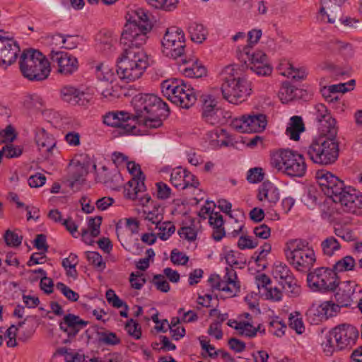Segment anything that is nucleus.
I'll list each match as a JSON object with an SVG mask.
<instances>
[{
	"instance_id": "nucleus-1",
	"label": "nucleus",
	"mask_w": 362,
	"mask_h": 362,
	"mask_svg": "<svg viewBox=\"0 0 362 362\" xmlns=\"http://www.w3.org/2000/svg\"><path fill=\"white\" fill-rule=\"evenodd\" d=\"M151 28L145 13L124 25L120 38L123 51L117 59L116 70L122 81L129 83L140 78L149 66L148 57L141 47L146 43Z\"/></svg>"
},
{
	"instance_id": "nucleus-2",
	"label": "nucleus",
	"mask_w": 362,
	"mask_h": 362,
	"mask_svg": "<svg viewBox=\"0 0 362 362\" xmlns=\"http://www.w3.org/2000/svg\"><path fill=\"white\" fill-rule=\"evenodd\" d=\"M316 178L322 191L334 202L340 203L346 212L356 214L358 209H362V195L354 187L346 186L344 181L332 173L317 171Z\"/></svg>"
},
{
	"instance_id": "nucleus-3",
	"label": "nucleus",
	"mask_w": 362,
	"mask_h": 362,
	"mask_svg": "<svg viewBox=\"0 0 362 362\" xmlns=\"http://www.w3.org/2000/svg\"><path fill=\"white\" fill-rule=\"evenodd\" d=\"M237 75L233 65L226 66L221 73L223 81L221 88L222 95L226 100L233 104L245 101L252 91L250 82Z\"/></svg>"
},
{
	"instance_id": "nucleus-4",
	"label": "nucleus",
	"mask_w": 362,
	"mask_h": 362,
	"mask_svg": "<svg viewBox=\"0 0 362 362\" xmlns=\"http://www.w3.org/2000/svg\"><path fill=\"white\" fill-rule=\"evenodd\" d=\"M336 136L324 134L314 138L311 143L304 148V152L314 163L321 165L334 163L339 157V144Z\"/></svg>"
},
{
	"instance_id": "nucleus-5",
	"label": "nucleus",
	"mask_w": 362,
	"mask_h": 362,
	"mask_svg": "<svg viewBox=\"0 0 362 362\" xmlns=\"http://www.w3.org/2000/svg\"><path fill=\"white\" fill-rule=\"evenodd\" d=\"M19 68L22 75L30 81L46 79L50 73V62L38 50L25 49L21 55Z\"/></svg>"
},
{
	"instance_id": "nucleus-6",
	"label": "nucleus",
	"mask_w": 362,
	"mask_h": 362,
	"mask_svg": "<svg viewBox=\"0 0 362 362\" xmlns=\"http://www.w3.org/2000/svg\"><path fill=\"white\" fill-rule=\"evenodd\" d=\"M285 255L290 264L301 272L309 271L316 261L315 252L305 240H289L286 243Z\"/></svg>"
},
{
	"instance_id": "nucleus-7",
	"label": "nucleus",
	"mask_w": 362,
	"mask_h": 362,
	"mask_svg": "<svg viewBox=\"0 0 362 362\" xmlns=\"http://www.w3.org/2000/svg\"><path fill=\"white\" fill-rule=\"evenodd\" d=\"M162 93L173 103L188 109L197 100L194 88L177 78L168 79L161 83Z\"/></svg>"
},
{
	"instance_id": "nucleus-8",
	"label": "nucleus",
	"mask_w": 362,
	"mask_h": 362,
	"mask_svg": "<svg viewBox=\"0 0 362 362\" xmlns=\"http://www.w3.org/2000/svg\"><path fill=\"white\" fill-rule=\"evenodd\" d=\"M134 113L131 114L132 119H141L150 115L168 116V105L153 94L139 93L132 100Z\"/></svg>"
},
{
	"instance_id": "nucleus-9",
	"label": "nucleus",
	"mask_w": 362,
	"mask_h": 362,
	"mask_svg": "<svg viewBox=\"0 0 362 362\" xmlns=\"http://www.w3.org/2000/svg\"><path fill=\"white\" fill-rule=\"evenodd\" d=\"M272 164L290 177H301L306 172L303 156L288 149L275 153L272 158Z\"/></svg>"
},
{
	"instance_id": "nucleus-10",
	"label": "nucleus",
	"mask_w": 362,
	"mask_h": 362,
	"mask_svg": "<svg viewBox=\"0 0 362 362\" xmlns=\"http://www.w3.org/2000/svg\"><path fill=\"white\" fill-rule=\"evenodd\" d=\"M308 286L314 291H332L339 286V279L335 272L329 268L320 267L307 276Z\"/></svg>"
},
{
	"instance_id": "nucleus-11",
	"label": "nucleus",
	"mask_w": 362,
	"mask_h": 362,
	"mask_svg": "<svg viewBox=\"0 0 362 362\" xmlns=\"http://www.w3.org/2000/svg\"><path fill=\"white\" fill-rule=\"evenodd\" d=\"M49 57L53 66H57V73L63 76H70L78 69L77 58L66 52L52 50Z\"/></svg>"
},
{
	"instance_id": "nucleus-12",
	"label": "nucleus",
	"mask_w": 362,
	"mask_h": 362,
	"mask_svg": "<svg viewBox=\"0 0 362 362\" xmlns=\"http://www.w3.org/2000/svg\"><path fill=\"white\" fill-rule=\"evenodd\" d=\"M103 122L107 126L117 127L119 134H135L136 122L133 123L132 115L127 112H111L103 117Z\"/></svg>"
},
{
	"instance_id": "nucleus-13",
	"label": "nucleus",
	"mask_w": 362,
	"mask_h": 362,
	"mask_svg": "<svg viewBox=\"0 0 362 362\" xmlns=\"http://www.w3.org/2000/svg\"><path fill=\"white\" fill-rule=\"evenodd\" d=\"M331 335H333L336 349L343 350L351 347L355 344L358 332L355 327L344 324L336 327Z\"/></svg>"
},
{
	"instance_id": "nucleus-14",
	"label": "nucleus",
	"mask_w": 362,
	"mask_h": 362,
	"mask_svg": "<svg viewBox=\"0 0 362 362\" xmlns=\"http://www.w3.org/2000/svg\"><path fill=\"white\" fill-rule=\"evenodd\" d=\"M3 33L0 30V65L6 68L16 62L20 48L12 37L4 36Z\"/></svg>"
},
{
	"instance_id": "nucleus-15",
	"label": "nucleus",
	"mask_w": 362,
	"mask_h": 362,
	"mask_svg": "<svg viewBox=\"0 0 362 362\" xmlns=\"http://www.w3.org/2000/svg\"><path fill=\"white\" fill-rule=\"evenodd\" d=\"M337 313V306L331 305V302L325 301L321 304L313 303L306 312L308 320L311 324L317 325L327 320Z\"/></svg>"
},
{
	"instance_id": "nucleus-16",
	"label": "nucleus",
	"mask_w": 362,
	"mask_h": 362,
	"mask_svg": "<svg viewBox=\"0 0 362 362\" xmlns=\"http://www.w3.org/2000/svg\"><path fill=\"white\" fill-rule=\"evenodd\" d=\"M315 109V119L319 124V128L323 134H327L330 136H336L337 127L336 120L328 112L327 107L322 103L317 104Z\"/></svg>"
},
{
	"instance_id": "nucleus-17",
	"label": "nucleus",
	"mask_w": 362,
	"mask_h": 362,
	"mask_svg": "<svg viewBox=\"0 0 362 362\" xmlns=\"http://www.w3.org/2000/svg\"><path fill=\"white\" fill-rule=\"evenodd\" d=\"M88 324L74 314L65 315L59 322L60 329L66 333L69 339L74 338L78 333Z\"/></svg>"
},
{
	"instance_id": "nucleus-18",
	"label": "nucleus",
	"mask_w": 362,
	"mask_h": 362,
	"mask_svg": "<svg viewBox=\"0 0 362 362\" xmlns=\"http://www.w3.org/2000/svg\"><path fill=\"white\" fill-rule=\"evenodd\" d=\"M60 93L62 99L72 105L86 106L91 99L90 94L71 86L62 87Z\"/></svg>"
},
{
	"instance_id": "nucleus-19",
	"label": "nucleus",
	"mask_w": 362,
	"mask_h": 362,
	"mask_svg": "<svg viewBox=\"0 0 362 362\" xmlns=\"http://www.w3.org/2000/svg\"><path fill=\"white\" fill-rule=\"evenodd\" d=\"M347 0H321L320 13L326 16L329 23L341 20V7Z\"/></svg>"
},
{
	"instance_id": "nucleus-20",
	"label": "nucleus",
	"mask_w": 362,
	"mask_h": 362,
	"mask_svg": "<svg viewBox=\"0 0 362 362\" xmlns=\"http://www.w3.org/2000/svg\"><path fill=\"white\" fill-rule=\"evenodd\" d=\"M221 110L217 107L216 102L211 95L206 96L204 100L202 107V119L210 125H217L221 122Z\"/></svg>"
},
{
	"instance_id": "nucleus-21",
	"label": "nucleus",
	"mask_w": 362,
	"mask_h": 362,
	"mask_svg": "<svg viewBox=\"0 0 362 362\" xmlns=\"http://www.w3.org/2000/svg\"><path fill=\"white\" fill-rule=\"evenodd\" d=\"M240 284L238 281L235 271L233 268H226V275L223 279L222 285H219L218 291H224L230 297L236 296L240 292Z\"/></svg>"
},
{
	"instance_id": "nucleus-22",
	"label": "nucleus",
	"mask_w": 362,
	"mask_h": 362,
	"mask_svg": "<svg viewBox=\"0 0 362 362\" xmlns=\"http://www.w3.org/2000/svg\"><path fill=\"white\" fill-rule=\"evenodd\" d=\"M354 292L351 282H346L343 287L338 289L334 294L336 303H331L332 305L337 306V313L339 312L340 308H348L351 305Z\"/></svg>"
},
{
	"instance_id": "nucleus-23",
	"label": "nucleus",
	"mask_w": 362,
	"mask_h": 362,
	"mask_svg": "<svg viewBox=\"0 0 362 362\" xmlns=\"http://www.w3.org/2000/svg\"><path fill=\"white\" fill-rule=\"evenodd\" d=\"M250 46H244L243 49H238V57L244 64L250 67L252 64H258L262 62L267 61V55L260 50L251 52Z\"/></svg>"
},
{
	"instance_id": "nucleus-24",
	"label": "nucleus",
	"mask_w": 362,
	"mask_h": 362,
	"mask_svg": "<svg viewBox=\"0 0 362 362\" xmlns=\"http://www.w3.org/2000/svg\"><path fill=\"white\" fill-rule=\"evenodd\" d=\"M257 198L259 201L267 200L274 205L280 199L279 190L272 182H264L259 188Z\"/></svg>"
},
{
	"instance_id": "nucleus-25",
	"label": "nucleus",
	"mask_w": 362,
	"mask_h": 362,
	"mask_svg": "<svg viewBox=\"0 0 362 362\" xmlns=\"http://www.w3.org/2000/svg\"><path fill=\"white\" fill-rule=\"evenodd\" d=\"M103 172L97 176L98 181L103 183L107 187L117 189L121 184L122 177L118 172H109L105 166L102 168Z\"/></svg>"
},
{
	"instance_id": "nucleus-26",
	"label": "nucleus",
	"mask_w": 362,
	"mask_h": 362,
	"mask_svg": "<svg viewBox=\"0 0 362 362\" xmlns=\"http://www.w3.org/2000/svg\"><path fill=\"white\" fill-rule=\"evenodd\" d=\"M248 133L262 132L267 124L265 115L251 113L245 115Z\"/></svg>"
},
{
	"instance_id": "nucleus-27",
	"label": "nucleus",
	"mask_w": 362,
	"mask_h": 362,
	"mask_svg": "<svg viewBox=\"0 0 362 362\" xmlns=\"http://www.w3.org/2000/svg\"><path fill=\"white\" fill-rule=\"evenodd\" d=\"M182 61L184 64H192L182 70L186 76L190 78H201L206 76V68L202 64L199 63L197 59L189 58L187 59L185 58L182 59Z\"/></svg>"
},
{
	"instance_id": "nucleus-28",
	"label": "nucleus",
	"mask_w": 362,
	"mask_h": 362,
	"mask_svg": "<svg viewBox=\"0 0 362 362\" xmlns=\"http://www.w3.org/2000/svg\"><path fill=\"white\" fill-rule=\"evenodd\" d=\"M177 40H185V34L182 30L177 27L168 28L162 40L163 53H170V51L168 50L170 47V43H173ZM170 49H171V47H170Z\"/></svg>"
},
{
	"instance_id": "nucleus-29",
	"label": "nucleus",
	"mask_w": 362,
	"mask_h": 362,
	"mask_svg": "<svg viewBox=\"0 0 362 362\" xmlns=\"http://www.w3.org/2000/svg\"><path fill=\"white\" fill-rule=\"evenodd\" d=\"M35 142L40 149L45 148L50 153L56 146V141L52 135L49 134L44 129H38L35 132Z\"/></svg>"
},
{
	"instance_id": "nucleus-30",
	"label": "nucleus",
	"mask_w": 362,
	"mask_h": 362,
	"mask_svg": "<svg viewBox=\"0 0 362 362\" xmlns=\"http://www.w3.org/2000/svg\"><path fill=\"white\" fill-rule=\"evenodd\" d=\"M305 131V126L301 117L293 116L290 119L286 134L293 141H298L300 133Z\"/></svg>"
},
{
	"instance_id": "nucleus-31",
	"label": "nucleus",
	"mask_w": 362,
	"mask_h": 362,
	"mask_svg": "<svg viewBox=\"0 0 362 362\" xmlns=\"http://www.w3.org/2000/svg\"><path fill=\"white\" fill-rule=\"evenodd\" d=\"M146 189L144 182L132 179L124 187V194L126 198L134 200L138 198V194L139 192H144Z\"/></svg>"
},
{
	"instance_id": "nucleus-32",
	"label": "nucleus",
	"mask_w": 362,
	"mask_h": 362,
	"mask_svg": "<svg viewBox=\"0 0 362 362\" xmlns=\"http://www.w3.org/2000/svg\"><path fill=\"white\" fill-rule=\"evenodd\" d=\"M191 40L197 43L203 42L208 34L207 30L202 24L192 23L188 28Z\"/></svg>"
},
{
	"instance_id": "nucleus-33",
	"label": "nucleus",
	"mask_w": 362,
	"mask_h": 362,
	"mask_svg": "<svg viewBox=\"0 0 362 362\" xmlns=\"http://www.w3.org/2000/svg\"><path fill=\"white\" fill-rule=\"evenodd\" d=\"M86 174L87 171L83 165L78 164L73 167L68 178L69 186L74 188L76 185H81L84 180L83 176Z\"/></svg>"
},
{
	"instance_id": "nucleus-34",
	"label": "nucleus",
	"mask_w": 362,
	"mask_h": 362,
	"mask_svg": "<svg viewBox=\"0 0 362 362\" xmlns=\"http://www.w3.org/2000/svg\"><path fill=\"white\" fill-rule=\"evenodd\" d=\"M167 116H158V115H148L146 117L141 119H132L133 123L136 122L139 124H143L146 128L156 129L162 126L163 121L162 118H165Z\"/></svg>"
},
{
	"instance_id": "nucleus-35",
	"label": "nucleus",
	"mask_w": 362,
	"mask_h": 362,
	"mask_svg": "<svg viewBox=\"0 0 362 362\" xmlns=\"http://www.w3.org/2000/svg\"><path fill=\"white\" fill-rule=\"evenodd\" d=\"M356 266V262L354 257L347 255L342 259L337 261L333 266V270L337 274V272H343L347 271H352Z\"/></svg>"
},
{
	"instance_id": "nucleus-36",
	"label": "nucleus",
	"mask_w": 362,
	"mask_h": 362,
	"mask_svg": "<svg viewBox=\"0 0 362 362\" xmlns=\"http://www.w3.org/2000/svg\"><path fill=\"white\" fill-rule=\"evenodd\" d=\"M321 247L324 255L331 257L336 251L339 250L341 245L334 237L329 236L321 243Z\"/></svg>"
},
{
	"instance_id": "nucleus-37",
	"label": "nucleus",
	"mask_w": 362,
	"mask_h": 362,
	"mask_svg": "<svg viewBox=\"0 0 362 362\" xmlns=\"http://www.w3.org/2000/svg\"><path fill=\"white\" fill-rule=\"evenodd\" d=\"M297 89L289 82L285 81L279 92V97L283 103H286L293 100L296 97Z\"/></svg>"
},
{
	"instance_id": "nucleus-38",
	"label": "nucleus",
	"mask_w": 362,
	"mask_h": 362,
	"mask_svg": "<svg viewBox=\"0 0 362 362\" xmlns=\"http://www.w3.org/2000/svg\"><path fill=\"white\" fill-rule=\"evenodd\" d=\"M156 228L160 231L156 235L162 240H167L175 231V225L170 221L159 222Z\"/></svg>"
},
{
	"instance_id": "nucleus-39",
	"label": "nucleus",
	"mask_w": 362,
	"mask_h": 362,
	"mask_svg": "<svg viewBox=\"0 0 362 362\" xmlns=\"http://www.w3.org/2000/svg\"><path fill=\"white\" fill-rule=\"evenodd\" d=\"M142 217L153 224H158L163 218V209H160V206L154 205L152 210L144 209Z\"/></svg>"
},
{
	"instance_id": "nucleus-40",
	"label": "nucleus",
	"mask_w": 362,
	"mask_h": 362,
	"mask_svg": "<svg viewBox=\"0 0 362 362\" xmlns=\"http://www.w3.org/2000/svg\"><path fill=\"white\" fill-rule=\"evenodd\" d=\"M288 280L281 282L282 287L291 298H296L300 293V286L298 284L294 276L288 277Z\"/></svg>"
},
{
	"instance_id": "nucleus-41",
	"label": "nucleus",
	"mask_w": 362,
	"mask_h": 362,
	"mask_svg": "<svg viewBox=\"0 0 362 362\" xmlns=\"http://www.w3.org/2000/svg\"><path fill=\"white\" fill-rule=\"evenodd\" d=\"M98 341L100 344H104L109 346L119 344L121 341L117 334L114 332L105 331L97 332Z\"/></svg>"
},
{
	"instance_id": "nucleus-42",
	"label": "nucleus",
	"mask_w": 362,
	"mask_h": 362,
	"mask_svg": "<svg viewBox=\"0 0 362 362\" xmlns=\"http://www.w3.org/2000/svg\"><path fill=\"white\" fill-rule=\"evenodd\" d=\"M272 273L274 278L281 279L282 282L288 280V277L293 276L288 266L281 262H276L274 264Z\"/></svg>"
},
{
	"instance_id": "nucleus-43",
	"label": "nucleus",
	"mask_w": 362,
	"mask_h": 362,
	"mask_svg": "<svg viewBox=\"0 0 362 362\" xmlns=\"http://www.w3.org/2000/svg\"><path fill=\"white\" fill-rule=\"evenodd\" d=\"M185 173H186V170L182 168L173 170L170 174V182L177 189H185V185H183Z\"/></svg>"
},
{
	"instance_id": "nucleus-44",
	"label": "nucleus",
	"mask_w": 362,
	"mask_h": 362,
	"mask_svg": "<svg viewBox=\"0 0 362 362\" xmlns=\"http://www.w3.org/2000/svg\"><path fill=\"white\" fill-rule=\"evenodd\" d=\"M170 47H171V49H168L170 51V53H163L166 57H172L173 59L182 57L185 51V40H177L175 42L170 43L169 48Z\"/></svg>"
},
{
	"instance_id": "nucleus-45",
	"label": "nucleus",
	"mask_w": 362,
	"mask_h": 362,
	"mask_svg": "<svg viewBox=\"0 0 362 362\" xmlns=\"http://www.w3.org/2000/svg\"><path fill=\"white\" fill-rule=\"evenodd\" d=\"M153 7L170 11L177 7L178 0H146Z\"/></svg>"
},
{
	"instance_id": "nucleus-46",
	"label": "nucleus",
	"mask_w": 362,
	"mask_h": 362,
	"mask_svg": "<svg viewBox=\"0 0 362 362\" xmlns=\"http://www.w3.org/2000/svg\"><path fill=\"white\" fill-rule=\"evenodd\" d=\"M86 258L97 270L103 272L105 269L106 264L98 252H87Z\"/></svg>"
},
{
	"instance_id": "nucleus-47",
	"label": "nucleus",
	"mask_w": 362,
	"mask_h": 362,
	"mask_svg": "<svg viewBox=\"0 0 362 362\" xmlns=\"http://www.w3.org/2000/svg\"><path fill=\"white\" fill-rule=\"evenodd\" d=\"M234 329L239 332V334L243 336L252 338L256 336L257 329L249 322H239Z\"/></svg>"
},
{
	"instance_id": "nucleus-48",
	"label": "nucleus",
	"mask_w": 362,
	"mask_h": 362,
	"mask_svg": "<svg viewBox=\"0 0 362 362\" xmlns=\"http://www.w3.org/2000/svg\"><path fill=\"white\" fill-rule=\"evenodd\" d=\"M6 244L9 247H16L21 245L23 236L18 235L16 233L7 230L4 235Z\"/></svg>"
},
{
	"instance_id": "nucleus-49",
	"label": "nucleus",
	"mask_w": 362,
	"mask_h": 362,
	"mask_svg": "<svg viewBox=\"0 0 362 362\" xmlns=\"http://www.w3.org/2000/svg\"><path fill=\"white\" fill-rule=\"evenodd\" d=\"M288 66L287 70L282 73L284 76L297 81L303 80L306 77L307 72L305 69H295L291 64H288Z\"/></svg>"
},
{
	"instance_id": "nucleus-50",
	"label": "nucleus",
	"mask_w": 362,
	"mask_h": 362,
	"mask_svg": "<svg viewBox=\"0 0 362 362\" xmlns=\"http://www.w3.org/2000/svg\"><path fill=\"white\" fill-rule=\"evenodd\" d=\"M125 330L135 339H139L141 337V328L139 324L133 319H130L127 322Z\"/></svg>"
},
{
	"instance_id": "nucleus-51",
	"label": "nucleus",
	"mask_w": 362,
	"mask_h": 362,
	"mask_svg": "<svg viewBox=\"0 0 362 362\" xmlns=\"http://www.w3.org/2000/svg\"><path fill=\"white\" fill-rule=\"evenodd\" d=\"M95 74L98 80L104 81L105 83L111 81L112 78V74L103 63H100L95 66Z\"/></svg>"
},
{
	"instance_id": "nucleus-52",
	"label": "nucleus",
	"mask_w": 362,
	"mask_h": 362,
	"mask_svg": "<svg viewBox=\"0 0 362 362\" xmlns=\"http://www.w3.org/2000/svg\"><path fill=\"white\" fill-rule=\"evenodd\" d=\"M127 168L130 174L133 175L132 179H136L137 181L144 182L145 175L141 170L139 164L134 161L127 162Z\"/></svg>"
},
{
	"instance_id": "nucleus-53",
	"label": "nucleus",
	"mask_w": 362,
	"mask_h": 362,
	"mask_svg": "<svg viewBox=\"0 0 362 362\" xmlns=\"http://www.w3.org/2000/svg\"><path fill=\"white\" fill-rule=\"evenodd\" d=\"M56 288L70 301L76 302L79 298V295L71 290L69 286L64 283L58 282L56 284Z\"/></svg>"
},
{
	"instance_id": "nucleus-54",
	"label": "nucleus",
	"mask_w": 362,
	"mask_h": 362,
	"mask_svg": "<svg viewBox=\"0 0 362 362\" xmlns=\"http://www.w3.org/2000/svg\"><path fill=\"white\" fill-rule=\"evenodd\" d=\"M250 69L258 76H268L272 71V68L268 64L267 61L252 64Z\"/></svg>"
},
{
	"instance_id": "nucleus-55",
	"label": "nucleus",
	"mask_w": 362,
	"mask_h": 362,
	"mask_svg": "<svg viewBox=\"0 0 362 362\" xmlns=\"http://www.w3.org/2000/svg\"><path fill=\"white\" fill-rule=\"evenodd\" d=\"M2 151L4 156L8 158L19 157L23 153V150L20 146H15L11 143L6 144L3 147Z\"/></svg>"
},
{
	"instance_id": "nucleus-56",
	"label": "nucleus",
	"mask_w": 362,
	"mask_h": 362,
	"mask_svg": "<svg viewBox=\"0 0 362 362\" xmlns=\"http://www.w3.org/2000/svg\"><path fill=\"white\" fill-rule=\"evenodd\" d=\"M152 283L156 286V288L161 292L167 293L170 289L169 283L162 274H155Z\"/></svg>"
},
{
	"instance_id": "nucleus-57",
	"label": "nucleus",
	"mask_w": 362,
	"mask_h": 362,
	"mask_svg": "<svg viewBox=\"0 0 362 362\" xmlns=\"http://www.w3.org/2000/svg\"><path fill=\"white\" fill-rule=\"evenodd\" d=\"M101 223L102 217L100 216L88 219V226L92 237H97L100 235Z\"/></svg>"
},
{
	"instance_id": "nucleus-58",
	"label": "nucleus",
	"mask_w": 362,
	"mask_h": 362,
	"mask_svg": "<svg viewBox=\"0 0 362 362\" xmlns=\"http://www.w3.org/2000/svg\"><path fill=\"white\" fill-rule=\"evenodd\" d=\"M264 176V174L261 168H254L248 170L247 180L250 183H257L263 180Z\"/></svg>"
},
{
	"instance_id": "nucleus-59",
	"label": "nucleus",
	"mask_w": 362,
	"mask_h": 362,
	"mask_svg": "<svg viewBox=\"0 0 362 362\" xmlns=\"http://www.w3.org/2000/svg\"><path fill=\"white\" fill-rule=\"evenodd\" d=\"M178 234L180 238L192 242L197 239V232L193 227L183 226L178 230Z\"/></svg>"
},
{
	"instance_id": "nucleus-60",
	"label": "nucleus",
	"mask_w": 362,
	"mask_h": 362,
	"mask_svg": "<svg viewBox=\"0 0 362 362\" xmlns=\"http://www.w3.org/2000/svg\"><path fill=\"white\" fill-rule=\"evenodd\" d=\"M258 245V242L252 240L250 236L242 235L238 241V247L240 250L254 249Z\"/></svg>"
},
{
	"instance_id": "nucleus-61",
	"label": "nucleus",
	"mask_w": 362,
	"mask_h": 362,
	"mask_svg": "<svg viewBox=\"0 0 362 362\" xmlns=\"http://www.w3.org/2000/svg\"><path fill=\"white\" fill-rule=\"evenodd\" d=\"M245 115H243L240 117L233 119L230 126L238 132L248 133Z\"/></svg>"
},
{
	"instance_id": "nucleus-62",
	"label": "nucleus",
	"mask_w": 362,
	"mask_h": 362,
	"mask_svg": "<svg viewBox=\"0 0 362 362\" xmlns=\"http://www.w3.org/2000/svg\"><path fill=\"white\" fill-rule=\"evenodd\" d=\"M16 137L14 129L8 125L5 129L0 131V144L6 142L12 143Z\"/></svg>"
},
{
	"instance_id": "nucleus-63",
	"label": "nucleus",
	"mask_w": 362,
	"mask_h": 362,
	"mask_svg": "<svg viewBox=\"0 0 362 362\" xmlns=\"http://www.w3.org/2000/svg\"><path fill=\"white\" fill-rule=\"evenodd\" d=\"M146 280L143 277V274L139 272H132L129 276V282L133 288L140 290L145 284Z\"/></svg>"
},
{
	"instance_id": "nucleus-64",
	"label": "nucleus",
	"mask_w": 362,
	"mask_h": 362,
	"mask_svg": "<svg viewBox=\"0 0 362 362\" xmlns=\"http://www.w3.org/2000/svg\"><path fill=\"white\" fill-rule=\"evenodd\" d=\"M157 187V197L160 199H167L170 197L171 194V189L169 187V186L163 182H157L156 183Z\"/></svg>"
}]
</instances>
